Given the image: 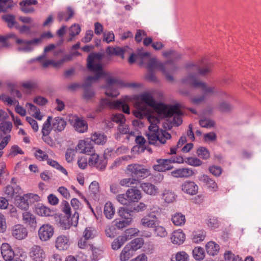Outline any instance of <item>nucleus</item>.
<instances>
[{
    "label": "nucleus",
    "instance_id": "obj_1",
    "mask_svg": "<svg viewBox=\"0 0 261 261\" xmlns=\"http://www.w3.org/2000/svg\"><path fill=\"white\" fill-rule=\"evenodd\" d=\"M163 55L166 58H170L166 62L159 61L155 57L150 58V54L148 53V81L155 82L156 78L155 72L156 70H161L166 76L169 82H173L174 78L169 72H174L176 70L173 62L182 57V55L174 50H169L164 51Z\"/></svg>",
    "mask_w": 261,
    "mask_h": 261
},
{
    "label": "nucleus",
    "instance_id": "obj_2",
    "mask_svg": "<svg viewBox=\"0 0 261 261\" xmlns=\"http://www.w3.org/2000/svg\"><path fill=\"white\" fill-rule=\"evenodd\" d=\"M102 58V55L100 53H91L87 58V68L90 72L94 74V75L87 76L85 82L83 85V87L85 89L84 97L87 100L91 99L95 94L93 90L90 88L91 84L101 78L106 77L109 75V73L105 71L102 68L101 62Z\"/></svg>",
    "mask_w": 261,
    "mask_h": 261
},
{
    "label": "nucleus",
    "instance_id": "obj_3",
    "mask_svg": "<svg viewBox=\"0 0 261 261\" xmlns=\"http://www.w3.org/2000/svg\"><path fill=\"white\" fill-rule=\"evenodd\" d=\"M148 106L153 107L160 117L167 118H173L171 125L178 126L180 125L182 120L181 119L182 112L178 105H166L161 103H158L151 96L148 91Z\"/></svg>",
    "mask_w": 261,
    "mask_h": 261
},
{
    "label": "nucleus",
    "instance_id": "obj_4",
    "mask_svg": "<svg viewBox=\"0 0 261 261\" xmlns=\"http://www.w3.org/2000/svg\"><path fill=\"white\" fill-rule=\"evenodd\" d=\"M121 105L115 107L114 109H122L124 113L129 114V108L127 103H131L134 105L136 110L134 112V115L138 118L147 116V92L139 95L133 96H124L122 100H118Z\"/></svg>",
    "mask_w": 261,
    "mask_h": 261
},
{
    "label": "nucleus",
    "instance_id": "obj_5",
    "mask_svg": "<svg viewBox=\"0 0 261 261\" xmlns=\"http://www.w3.org/2000/svg\"><path fill=\"white\" fill-rule=\"evenodd\" d=\"M139 86L140 84L137 83H127L121 80L110 77L107 79L106 85L105 86V93L108 96L116 97L119 94V88H136Z\"/></svg>",
    "mask_w": 261,
    "mask_h": 261
},
{
    "label": "nucleus",
    "instance_id": "obj_6",
    "mask_svg": "<svg viewBox=\"0 0 261 261\" xmlns=\"http://www.w3.org/2000/svg\"><path fill=\"white\" fill-rule=\"evenodd\" d=\"M182 82L191 85L194 88H199L203 92V95L207 96L215 95L218 93L216 86L207 85L206 83L196 79L195 74L190 73L182 80Z\"/></svg>",
    "mask_w": 261,
    "mask_h": 261
},
{
    "label": "nucleus",
    "instance_id": "obj_7",
    "mask_svg": "<svg viewBox=\"0 0 261 261\" xmlns=\"http://www.w3.org/2000/svg\"><path fill=\"white\" fill-rule=\"evenodd\" d=\"M160 119L158 117L152 116L148 110V122L150 123L148 127L150 133H148V143L153 144L154 141H159L162 144H165L166 142V139L162 136H161L160 131L157 124L159 122Z\"/></svg>",
    "mask_w": 261,
    "mask_h": 261
},
{
    "label": "nucleus",
    "instance_id": "obj_8",
    "mask_svg": "<svg viewBox=\"0 0 261 261\" xmlns=\"http://www.w3.org/2000/svg\"><path fill=\"white\" fill-rule=\"evenodd\" d=\"M159 212L155 214H148V237L154 234L155 236L164 238L167 236L165 228L159 225V221L157 217Z\"/></svg>",
    "mask_w": 261,
    "mask_h": 261
},
{
    "label": "nucleus",
    "instance_id": "obj_9",
    "mask_svg": "<svg viewBox=\"0 0 261 261\" xmlns=\"http://www.w3.org/2000/svg\"><path fill=\"white\" fill-rule=\"evenodd\" d=\"M53 34L50 32H44L41 34L39 38H34L30 40H25L18 38H16V42L19 45L17 50L22 52H31L34 48V46L40 43L42 38H50L53 37Z\"/></svg>",
    "mask_w": 261,
    "mask_h": 261
},
{
    "label": "nucleus",
    "instance_id": "obj_10",
    "mask_svg": "<svg viewBox=\"0 0 261 261\" xmlns=\"http://www.w3.org/2000/svg\"><path fill=\"white\" fill-rule=\"evenodd\" d=\"M12 127V123L10 121H3L0 123V151L3 150L10 141V133Z\"/></svg>",
    "mask_w": 261,
    "mask_h": 261
},
{
    "label": "nucleus",
    "instance_id": "obj_11",
    "mask_svg": "<svg viewBox=\"0 0 261 261\" xmlns=\"http://www.w3.org/2000/svg\"><path fill=\"white\" fill-rule=\"evenodd\" d=\"M128 61L131 64L136 61L140 66H145L147 62V51L142 48H138L136 54L134 53L130 54Z\"/></svg>",
    "mask_w": 261,
    "mask_h": 261
},
{
    "label": "nucleus",
    "instance_id": "obj_12",
    "mask_svg": "<svg viewBox=\"0 0 261 261\" xmlns=\"http://www.w3.org/2000/svg\"><path fill=\"white\" fill-rule=\"evenodd\" d=\"M70 123L75 130L79 133H84L88 130V123L82 117L77 115L73 116L70 120Z\"/></svg>",
    "mask_w": 261,
    "mask_h": 261
},
{
    "label": "nucleus",
    "instance_id": "obj_13",
    "mask_svg": "<svg viewBox=\"0 0 261 261\" xmlns=\"http://www.w3.org/2000/svg\"><path fill=\"white\" fill-rule=\"evenodd\" d=\"M147 169L141 165L134 164L127 166L126 172L132 177L137 178L142 177L145 176Z\"/></svg>",
    "mask_w": 261,
    "mask_h": 261
},
{
    "label": "nucleus",
    "instance_id": "obj_14",
    "mask_svg": "<svg viewBox=\"0 0 261 261\" xmlns=\"http://www.w3.org/2000/svg\"><path fill=\"white\" fill-rule=\"evenodd\" d=\"M88 163L90 166L102 170L106 168L107 161L104 156H99L97 154L92 153L89 159Z\"/></svg>",
    "mask_w": 261,
    "mask_h": 261
},
{
    "label": "nucleus",
    "instance_id": "obj_15",
    "mask_svg": "<svg viewBox=\"0 0 261 261\" xmlns=\"http://www.w3.org/2000/svg\"><path fill=\"white\" fill-rule=\"evenodd\" d=\"M175 159L170 158L169 159H159L157 160L158 164L154 165L153 168L155 171L158 172H165L167 170H170L173 169V166L171 164L174 163Z\"/></svg>",
    "mask_w": 261,
    "mask_h": 261
},
{
    "label": "nucleus",
    "instance_id": "obj_16",
    "mask_svg": "<svg viewBox=\"0 0 261 261\" xmlns=\"http://www.w3.org/2000/svg\"><path fill=\"white\" fill-rule=\"evenodd\" d=\"M187 67L193 72H196L200 75H205L211 72L212 66L211 64L202 65L201 67L199 64L190 63L187 64Z\"/></svg>",
    "mask_w": 261,
    "mask_h": 261
},
{
    "label": "nucleus",
    "instance_id": "obj_17",
    "mask_svg": "<svg viewBox=\"0 0 261 261\" xmlns=\"http://www.w3.org/2000/svg\"><path fill=\"white\" fill-rule=\"evenodd\" d=\"M92 142L91 139L81 140L77 145L76 149L83 153L87 154L94 153V147Z\"/></svg>",
    "mask_w": 261,
    "mask_h": 261
},
{
    "label": "nucleus",
    "instance_id": "obj_18",
    "mask_svg": "<svg viewBox=\"0 0 261 261\" xmlns=\"http://www.w3.org/2000/svg\"><path fill=\"white\" fill-rule=\"evenodd\" d=\"M54 232V228L52 226L44 224L39 229V237L41 241H46L53 236Z\"/></svg>",
    "mask_w": 261,
    "mask_h": 261
},
{
    "label": "nucleus",
    "instance_id": "obj_19",
    "mask_svg": "<svg viewBox=\"0 0 261 261\" xmlns=\"http://www.w3.org/2000/svg\"><path fill=\"white\" fill-rule=\"evenodd\" d=\"M30 256L33 261H43L45 257L43 249L38 245H34L31 248Z\"/></svg>",
    "mask_w": 261,
    "mask_h": 261
},
{
    "label": "nucleus",
    "instance_id": "obj_20",
    "mask_svg": "<svg viewBox=\"0 0 261 261\" xmlns=\"http://www.w3.org/2000/svg\"><path fill=\"white\" fill-rule=\"evenodd\" d=\"M12 234L16 239L23 240L28 236V231L23 225L17 224L12 227Z\"/></svg>",
    "mask_w": 261,
    "mask_h": 261
},
{
    "label": "nucleus",
    "instance_id": "obj_21",
    "mask_svg": "<svg viewBox=\"0 0 261 261\" xmlns=\"http://www.w3.org/2000/svg\"><path fill=\"white\" fill-rule=\"evenodd\" d=\"M181 190L186 194L195 195L198 191V186L192 181H186L181 185Z\"/></svg>",
    "mask_w": 261,
    "mask_h": 261
},
{
    "label": "nucleus",
    "instance_id": "obj_22",
    "mask_svg": "<svg viewBox=\"0 0 261 261\" xmlns=\"http://www.w3.org/2000/svg\"><path fill=\"white\" fill-rule=\"evenodd\" d=\"M194 174V171L188 168L177 169L171 172V175L175 178H188Z\"/></svg>",
    "mask_w": 261,
    "mask_h": 261
},
{
    "label": "nucleus",
    "instance_id": "obj_23",
    "mask_svg": "<svg viewBox=\"0 0 261 261\" xmlns=\"http://www.w3.org/2000/svg\"><path fill=\"white\" fill-rule=\"evenodd\" d=\"M66 121L62 117H55L52 122L51 128L56 133L63 131L66 126Z\"/></svg>",
    "mask_w": 261,
    "mask_h": 261
},
{
    "label": "nucleus",
    "instance_id": "obj_24",
    "mask_svg": "<svg viewBox=\"0 0 261 261\" xmlns=\"http://www.w3.org/2000/svg\"><path fill=\"white\" fill-rule=\"evenodd\" d=\"M1 253L6 261H10L18 255H15L13 250L8 244H3L1 247Z\"/></svg>",
    "mask_w": 261,
    "mask_h": 261
},
{
    "label": "nucleus",
    "instance_id": "obj_25",
    "mask_svg": "<svg viewBox=\"0 0 261 261\" xmlns=\"http://www.w3.org/2000/svg\"><path fill=\"white\" fill-rule=\"evenodd\" d=\"M121 105L119 101H111L107 98H102L100 101L99 106L97 109V112H100L103 109L109 107L111 109H115V107H118Z\"/></svg>",
    "mask_w": 261,
    "mask_h": 261
},
{
    "label": "nucleus",
    "instance_id": "obj_26",
    "mask_svg": "<svg viewBox=\"0 0 261 261\" xmlns=\"http://www.w3.org/2000/svg\"><path fill=\"white\" fill-rule=\"evenodd\" d=\"M70 245L69 239L65 236L61 235L57 237L56 241V247L60 250H64L68 248Z\"/></svg>",
    "mask_w": 261,
    "mask_h": 261
},
{
    "label": "nucleus",
    "instance_id": "obj_27",
    "mask_svg": "<svg viewBox=\"0 0 261 261\" xmlns=\"http://www.w3.org/2000/svg\"><path fill=\"white\" fill-rule=\"evenodd\" d=\"M23 222L32 228L36 227V220L35 216L29 212H24L22 213Z\"/></svg>",
    "mask_w": 261,
    "mask_h": 261
},
{
    "label": "nucleus",
    "instance_id": "obj_28",
    "mask_svg": "<svg viewBox=\"0 0 261 261\" xmlns=\"http://www.w3.org/2000/svg\"><path fill=\"white\" fill-rule=\"evenodd\" d=\"M198 179L200 181L203 182L210 190L213 191H217L218 188L217 184L207 175H201L199 177Z\"/></svg>",
    "mask_w": 261,
    "mask_h": 261
},
{
    "label": "nucleus",
    "instance_id": "obj_29",
    "mask_svg": "<svg viewBox=\"0 0 261 261\" xmlns=\"http://www.w3.org/2000/svg\"><path fill=\"white\" fill-rule=\"evenodd\" d=\"M171 240L173 244L180 245L185 240V234L181 229L174 231L171 237Z\"/></svg>",
    "mask_w": 261,
    "mask_h": 261
},
{
    "label": "nucleus",
    "instance_id": "obj_30",
    "mask_svg": "<svg viewBox=\"0 0 261 261\" xmlns=\"http://www.w3.org/2000/svg\"><path fill=\"white\" fill-rule=\"evenodd\" d=\"M36 213L42 217H50L53 216L55 214V212L53 210L43 205L38 204L36 207Z\"/></svg>",
    "mask_w": 261,
    "mask_h": 261
},
{
    "label": "nucleus",
    "instance_id": "obj_31",
    "mask_svg": "<svg viewBox=\"0 0 261 261\" xmlns=\"http://www.w3.org/2000/svg\"><path fill=\"white\" fill-rule=\"evenodd\" d=\"M127 48L108 46L106 49V53L109 55L120 56L122 59H124V53Z\"/></svg>",
    "mask_w": 261,
    "mask_h": 261
},
{
    "label": "nucleus",
    "instance_id": "obj_32",
    "mask_svg": "<svg viewBox=\"0 0 261 261\" xmlns=\"http://www.w3.org/2000/svg\"><path fill=\"white\" fill-rule=\"evenodd\" d=\"M141 197H117V200L122 204L132 207Z\"/></svg>",
    "mask_w": 261,
    "mask_h": 261
},
{
    "label": "nucleus",
    "instance_id": "obj_33",
    "mask_svg": "<svg viewBox=\"0 0 261 261\" xmlns=\"http://www.w3.org/2000/svg\"><path fill=\"white\" fill-rule=\"evenodd\" d=\"M129 246L126 245L122 250L120 255L121 261H127L133 256L135 251Z\"/></svg>",
    "mask_w": 261,
    "mask_h": 261
},
{
    "label": "nucleus",
    "instance_id": "obj_34",
    "mask_svg": "<svg viewBox=\"0 0 261 261\" xmlns=\"http://www.w3.org/2000/svg\"><path fill=\"white\" fill-rule=\"evenodd\" d=\"M90 139L92 142L98 145L104 144L107 140L106 136H105L103 133L99 132H95L93 134L91 135Z\"/></svg>",
    "mask_w": 261,
    "mask_h": 261
},
{
    "label": "nucleus",
    "instance_id": "obj_35",
    "mask_svg": "<svg viewBox=\"0 0 261 261\" xmlns=\"http://www.w3.org/2000/svg\"><path fill=\"white\" fill-rule=\"evenodd\" d=\"M14 203L22 210H27L29 207L28 197H13Z\"/></svg>",
    "mask_w": 261,
    "mask_h": 261
},
{
    "label": "nucleus",
    "instance_id": "obj_36",
    "mask_svg": "<svg viewBox=\"0 0 261 261\" xmlns=\"http://www.w3.org/2000/svg\"><path fill=\"white\" fill-rule=\"evenodd\" d=\"M74 14L73 9L70 7H68L67 8V13L63 12H59L58 14V18L60 21L62 20L68 21L73 16Z\"/></svg>",
    "mask_w": 261,
    "mask_h": 261
},
{
    "label": "nucleus",
    "instance_id": "obj_37",
    "mask_svg": "<svg viewBox=\"0 0 261 261\" xmlns=\"http://www.w3.org/2000/svg\"><path fill=\"white\" fill-rule=\"evenodd\" d=\"M205 248L207 254L210 255L214 256L218 253L220 247L219 245L215 242L210 241L206 244Z\"/></svg>",
    "mask_w": 261,
    "mask_h": 261
},
{
    "label": "nucleus",
    "instance_id": "obj_38",
    "mask_svg": "<svg viewBox=\"0 0 261 261\" xmlns=\"http://www.w3.org/2000/svg\"><path fill=\"white\" fill-rule=\"evenodd\" d=\"M171 220L172 223L175 225L177 226H181L185 223V216L181 213H176L172 215Z\"/></svg>",
    "mask_w": 261,
    "mask_h": 261
},
{
    "label": "nucleus",
    "instance_id": "obj_39",
    "mask_svg": "<svg viewBox=\"0 0 261 261\" xmlns=\"http://www.w3.org/2000/svg\"><path fill=\"white\" fill-rule=\"evenodd\" d=\"M135 142L137 145L133 147V150H135L138 149V152H144L146 148L145 146V143L146 142L145 138L142 136H137L136 137Z\"/></svg>",
    "mask_w": 261,
    "mask_h": 261
},
{
    "label": "nucleus",
    "instance_id": "obj_40",
    "mask_svg": "<svg viewBox=\"0 0 261 261\" xmlns=\"http://www.w3.org/2000/svg\"><path fill=\"white\" fill-rule=\"evenodd\" d=\"M22 190L19 186H16L15 188L11 186L6 187L5 193L7 196H19L21 194Z\"/></svg>",
    "mask_w": 261,
    "mask_h": 261
},
{
    "label": "nucleus",
    "instance_id": "obj_41",
    "mask_svg": "<svg viewBox=\"0 0 261 261\" xmlns=\"http://www.w3.org/2000/svg\"><path fill=\"white\" fill-rule=\"evenodd\" d=\"M34 155L37 160L44 161L48 160V155L45 151L38 148H34Z\"/></svg>",
    "mask_w": 261,
    "mask_h": 261
},
{
    "label": "nucleus",
    "instance_id": "obj_42",
    "mask_svg": "<svg viewBox=\"0 0 261 261\" xmlns=\"http://www.w3.org/2000/svg\"><path fill=\"white\" fill-rule=\"evenodd\" d=\"M115 214V210L110 202H107L104 207V214L106 217L109 219H111Z\"/></svg>",
    "mask_w": 261,
    "mask_h": 261
},
{
    "label": "nucleus",
    "instance_id": "obj_43",
    "mask_svg": "<svg viewBox=\"0 0 261 261\" xmlns=\"http://www.w3.org/2000/svg\"><path fill=\"white\" fill-rule=\"evenodd\" d=\"M81 29L79 24L74 23L72 24L69 29V33L70 37L68 39V41H71L72 40L73 38L79 35L81 32Z\"/></svg>",
    "mask_w": 261,
    "mask_h": 261
},
{
    "label": "nucleus",
    "instance_id": "obj_44",
    "mask_svg": "<svg viewBox=\"0 0 261 261\" xmlns=\"http://www.w3.org/2000/svg\"><path fill=\"white\" fill-rule=\"evenodd\" d=\"M22 87L25 90L27 94H31L33 90L37 87V83L35 81H29L22 84Z\"/></svg>",
    "mask_w": 261,
    "mask_h": 261
},
{
    "label": "nucleus",
    "instance_id": "obj_45",
    "mask_svg": "<svg viewBox=\"0 0 261 261\" xmlns=\"http://www.w3.org/2000/svg\"><path fill=\"white\" fill-rule=\"evenodd\" d=\"M127 239L125 237L119 236L115 239L112 243L113 250H118L124 244Z\"/></svg>",
    "mask_w": 261,
    "mask_h": 261
},
{
    "label": "nucleus",
    "instance_id": "obj_46",
    "mask_svg": "<svg viewBox=\"0 0 261 261\" xmlns=\"http://www.w3.org/2000/svg\"><path fill=\"white\" fill-rule=\"evenodd\" d=\"M144 243V241L141 238H138L132 240L131 242L127 245L130 247L135 252L140 249Z\"/></svg>",
    "mask_w": 261,
    "mask_h": 261
},
{
    "label": "nucleus",
    "instance_id": "obj_47",
    "mask_svg": "<svg viewBox=\"0 0 261 261\" xmlns=\"http://www.w3.org/2000/svg\"><path fill=\"white\" fill-rule=\"evenodd\" d=\"M205 237V232L204 230H200L194 231L193 233L192 240L193 242L199 243L203 241Z\"/></svg>",
    "mask_w": 261,
    "mask_h": 261
},
{
    "label": "nucleus",
    "instance_id": "obj_48",
    "mask_svg": "<svg viewBox=\"0 0 261 261\" xmlns=\"http://www.w3.org/2000/svg\"><path fill=\"white\" fill-rule=\"evenodd\" d=\"M119 184L122 186L130 187L133 185H141L138 180L134 178H123L120 180Z\"/></svg>",
    "mask_w": 261,
    "mask_h": 261
},
{
    "label": "nucleus",
    "instance_id": "obj_49",
    "mask_svg": "<svg viewBox=\"0 0 261 261\" xmlns=\"http://www.w3.org/2000/svg\"><path fill=\"white\" fill-rule=\"evenodd\" d=\"M51 117L48 116L47 120L43 123L41 129L42 135H47L50 134L52 129L51 126Z\"/></svg>",
    "mask_w": 261,
    "mask_h": 261
},
{
    "label": "nucleus",
    "instance_id": "obj_50",
    "mask_svg": "<svg viewBox=\"0 0 261 261\" xmlns=\"http://www.w3.org/2000/svg\"><path fill=\"white\" fill-rule=\"evenodd\" d=\"M12 0H0V13L5 12L13 7Z\"/></svg>",
    "mask_w": 261,
    "mask_h": 261
},
{
    "label": "nucleus",
    "instance_id": "obj_51",
    "mask_svg": "<svg viewBox=\"0 0 261 261\" xmlns=\"http://www.w3.org/2000/svg\"><path fill=\"white\" fill-rule=\"evenodd\" d=\"M24 151L17 145H12L9 151L8 157L14 158L17 154H23Z\"/></svg>",
    "mask_w": 261,
    "mask_h": 261
},
{
    "label": "nucleus",
    "instance_id": "obj_52",
    "mask_svg": "<svg viewBox=\"0 0 261 261\" xmlns=\"http://www.w3.org/2000/svg\"><path fill=\"white\" fill-rule=\"evenodd\" d=\"M192 252L194 258L196 260H202L204 257V251L201 247H195Z\"/></svg>",
    "mask_w": 261,
    "mask_h": 261
},
{
    "label": "nucleus",
    "instance_id": "obj_53",
    "mask_svg": "<svg viewBox=\"0 0 261 261\" xmlns=\"http://www.w3.org/2000/svg\"><path fill=\"white\" fill-rule=\"evenodd\" d=\"M197 154L199 158L203 160H207L210 156L208 150L204 147H199L197 150Z\"/></svg>",
    "mask_w": 261,
    "mask_h": 261
},
{
    "label": "nucleus",
    "instance_id": "obj_54",
    "mask_svg": "<svg viewBox=\"0 0 261 261\" xmlns=\"http://www.w3.org/2000/svg\"><path fill=\"white\" fill-rule=\"evenodd\" d=\"M95 230L92 227H87L83 233V237L85 239H91L94 237L95 235Z\"/></svg>",
    "mask_w": 261,
    "mask_h": 261
},
{
    "label": "nucleus",
    "instance_id": "obj_55",
    "mask_svg": "<svg viewBox=\"0 0 261 261\" xmlns=\"http://www.w3.org/2000/svg\"><path fill=\"white\" fill-rule=\"evenodd\" d=\"M131 222V218L121 219V220L117 221L116 220V226L119 229H122L125 227H126Z\"/></svg>",
    "mask_w": 261,
    "mask_h": 261
},
{
    "label": "nucleus",
    "instance_id": "obj_56",
    "mask_svg": "<svg viewBox=\"0 0 261 261\" xmlns=\"http://www.w3.org/2000/svg\"><path fill=\"white\" fill-rule=\"evenodd\" d=\"M185 162L189 165L197 167L202 164V162L196 158L189 157L186 159Z\"/></svg>",
    "mask_w": 261,
    "mask_h": 261
},
{
    "label": "nucleus",
    "instance_id": "obj_57",
    "mask_svg": "<svg viewBox=\"0 0 261 261\" xmlns=\"http://www.w3.org/2000/svg\"><path fill=\"white\" fill-rule=\"evenodd\" d=\"M199 124L202 127L210 128L214 126V122L209 119L202 118L199 120Z\"/></svg>",
    "mask_w": 261,
    "mask_h": 261
},
{
    "label": "nucleus",
    "instance_id": "obj_58",
    "mask_svg": "<svg viewBox=\"0 0 261 261\" xmlns=\"http://www.w3.org/2000/svg\"><path fill=\"white\" fill-rule=\"evenodd\" d=\"M112 121L118 123L119 125L125 122V118L122 114H115L112 116Z\"/></svg>",
    "mask_w": 261,
    "mask_h": 261
},
{
    "label": "nucleus",
    "instance_id": "obj_59",
    "mask_svg": "<svg viewBox=\"0 0 261 261\" xmlns=\"http://www.w3.org/2000/svg\"><path fill=\"white\" fill-rule=\"evenodd\" d=\"M219 109L222 112H227L232 109V106L228 102L222 101L219 103Z\"/></svg>",
    "mask_w": 261,
    "mask_h": 261
},
{
    "label": "nucleus",
    "instance_id": "obj_60",
    "mask_svg": "<svg viewBox=\"0 0 261 261\" xmlns=\"http://www.w3.org/2000/svg\"><path fill=\"white\" fill-rule=\"evenodd\" d=\"M69 217L61 219L60 221V224L61 228L63 229H69L72 225V223L69 218Z\"/></svg>",
    "mask_w": 261,
    "mask_h": 261
},
{
    "label": "nucleus",
    "instance_id": "obj_61",
    "mask_svg": "<svg viewBox=\"0 0 261 261\" xmlns=\"http://www.w3.org/2000/svg\"><path fill=\"white\" fill-rule=\"evenodd\" d=\"M33 102L39 106H43L47 103L48 100L43 96H36L34 98Z\"/></svg>",
    "mask_w": 261,
    "mask_h": 261
},
{
    "label": "nucleus",
    "instance_id": "obj_62",
    "mask_svg": "<svg viewBox=\"0 0 261 261\" xmlns=\"http://www.w3.org/2000/svg\"><path fill=\"white\" fill-rule=\"evenodd\" d=\"M206 98V97H205V95L202 94L192 97L191 98V101L194 105H198L203 102L205 100Z\"/></svg>",
    "mask_w": 261,
    "mask_h": 261
},
{
    "label": "nucleus",
    "instance_id": "obj_63",
    "mask_svg": "<svg viewBox=\"0 0 261 261\" xmlns=\"http://www.w3.org/2000/svg\"><path fill=\"white\" fill-rule=\"evenodd\" d=\"M207 224L211 228H216L218 227L219 223L217 218L213 217L207 220Z\"/></svg>",
    "mask_w": 261,
    "mask_h": 261
},
{
    "label": "nucleus",
    "instance_id": "obj_64",
    "mask_svg": "<svg viewBox=\"0 0 261 261\" xmlns=\"http://www.w3.org/2000/svg\"><path fill=\"white\" fill-rule=\"evenodd\" d=\"M188 255L185 252H180L176 254L175 256V260L172 261H188Z\"/></svg>",
    "mask_w": 261,
    "mask_h": 261
}]
</instances>
